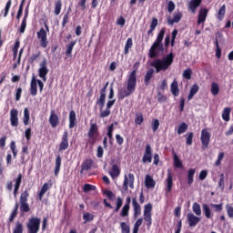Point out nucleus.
<instances>
[{"label": "nucleus", "instance_id": "f257e3e1", "mask_svg": "<svg viewBox=\"0 0 233 233\" xmlns=\"http://www.w3.org/2000/svg\"><path fill=\"white\" fill-rule=\"evenodd\" d=\"M134 68L135 69L128 76L126 89H121L118 91L117 97L120 100L132 96L134 92H136V86L137 85V68H139V62H136L134 64Z\"/></svg>", "mask_w": 233, "mask_h": 233}, {"label": "nucleus", "instance_id": "f03ea898", "mask_svg": "<svg viewBox=\"0 0 233 233\" xmlns=\"http://www.w3.org/2000/svg\"><path fill=\"white\" fill-rule=\"evenodd\" d=\"M106 88H108V82H106L103 88L100 89V96L96 100V106H99L100 110L99 117L101 118L108 117L111 114L110 108L116 105V99L108 100L106 103ZM106 103V109L103 110Z\"/></svg>", "mask_w": 233, "mask_h": 233}, {"label": "nucleus", "instance_id": "7ed1b4c3", "mask_svg": "<svg viewBox=\"0 0 233 233\" xmlns=\"http://www.w3.org/2000/svg\"><path fill=\"white\" fill-rule=\"evenodd\" d=\"M172 63H174V53L170 52L163 59L157 58L152 61L151 66L155 68L157 74H159V72H167L172 66Z\"/></svg>", "mask_w": 233, "mask_h": 233}, {"label": "nucleus", "instance_id": "20e7f679", "mask_svg": "<svg viewBox=\"0 0 233 233\" xmlns=\"http://www.w3.org/2000/svg\"><path fill=\"white\" fill-rule=\"evenodd\" d=\"M164 37H165V29H161L157 35L156 41L153 43V45L149 49L148 56L151 59L157 57V54H160V52H163L165 50V47L163 46Z\"/></svg>", "mask_w": 233, "mask_h": 233}, {"label": "nucleus", "instance_id": "39448f33", "mask_svg": "<svg viewBox=\"0 0 233 233\" xmlns=\"http://www.w3.org/2000/svg\"><path fill=\"white\" fill-rule=\"evenodd\" d=\"M45 28H40L36 33L37 39L40 41V46L42 48H46L48 46V35L46 32H50V28L46 24H45Z\"/></svg>", "mask_w": 233, "mask_h": 233}, {"label": "nucleus", "instance_id": "423d86ee", "mask_svg": "<svg viewBox=\"0 0 233 233\" xmlns=\"http://www.w3.org/2000/svg\"><path fill=\"white\" fill-rule=\"evenodd\" d=\"M27 233H38L41 228V218L33 217L26 224Z\"/></svg>", "mask_w": 233, "mask_h": 233}, {"label": "nucleus", "instance_id": "0eeeda50", "mask_svg": "<svg viewBox=\"0 0 233 233\" xmlns=\"http://www.w3.org/2000/svg\"><path fill=\"white\" fill-rule=\"evenodd\" d=\"M30 196V193H28V190H25L21 193L20 196V212L22 214H25L30 210V206L28 205V197Z\"/></svg>", "mask_w": 233, "mask_h": 233}, {"label": "nucleus", "instance_id": "6e6552de", "mask_svg": "<svg viewBox=\"0 0 233 233\" xmlns=\"http://www.w3.org/2000/svg\"><path fill=\"white\" fill-rule=\"evenodd\" d=\"M89 139H91V145H96L97 141V136H99V127L96 123H90V127L87 132Z\"/></svg>", "mask_w": 233, "mask_h": 233}, {"label": "nucleus", "instance_id": "1a4fd4ad", "mask_svg": "<svg viewBox=\"0 0 233 233\" xmlns=\"http://www.w3.org/2000/svg\"><path fill=\"white\" fill-rule=\"evenodd\" d=\"M144 220L147 228L152 227V204L148 203L144 206Z\"/></svg>", "mask_w": 233, "mask_h": 233}, {"label": "nucleus", "instance_id": "9d476101", "mask_svg": "<svg viewBox=\"0 0 233 233\" xmlns=\"http://www.w3.org/2000/svg\"><path fill=\"white\" fill-rule=\"evenodd\" d=\"M200 141L202 143V150H207L210 145V133L207 128L201 130Z\"/></svg>", "mask_w": 233, "mask_h": 233}, {"label": "nucleus", "instance_id": "9b49d317", "mask_svg": "<svg viewBox=\"0 0 233 233\" xmlns=\"http://www.w3.org/2000/svg\"><path fill=\"white\" fill-rule=\"evenodd\" d=\"M11 127H19V111L15 108L10 110Z\"/></svg>", "mask_w": 233, "mask_h": 233}, {"label": "nucleus", "instance_id": "f8f14e48", "mask_svg": "<svg viewBox=\"0 0 233 233\" xmlns=\"http://www.w3.org/2000/svg\"><path fill=\"white\" fill-rule=\"evenodd\" d=\"M68 147V131H64L61 137V142L59 144L58 151L63 152V150H66Z\"/></svg>", "mask_w": 233, "mask_h": 233}, {"label": "nucleus", "instance_id": "ddd939ff", "mask_svg": "<svg viewBox=\"0 0 233 233\" xmlns=\"http://www.w3.org/2000/svg\"><path fill=\"white\" fill-rule=\"evenodd\" d=\"M132 207L134 210L133 218L134 219H137L141 216V205L137 202V197L132 198Z\"/></svg>", "mask_w": 233, "mask_h": 233}, {"label": "nucleus", "instance_id": "4468645a", "mask_svg": "<svg viewBox=\"0 0 233 233\" xmlns=\"http://www.w3.org/2000/svg\"><path fill=\"white\" fill-rule=\"evenodd\" d=\"M208 15V9L201 8L198 12V17L197 20V25L202 24V28L205 26V21H207V16Z\"/></svg>", "mask_w": 233, "mask_h": 233}, {"label": "nucleus", "instance_id": "2eb2a0df", "mask_svg": "<svg viewBox=\"0 0 233 233\" xmlns=\"http://www.w3.org/2000/svg\"><path fill=\"white\" fill-rule=\"evenodd\" d=\"M142 163H152V147L150 144L146 146L144 156L142 157Z\"/></svg>", "mask_w": 233, "mask_h": 233}, {"label": "nucleus", "instance_id": "dca6fc26", "mask_svg": "<svg viewBox=\"0 0 233 233\" xmlns=\"http://www.w3.org/2000/svg\"><path fill=\"white\" fill-rule=\"evenodd\" d=\"M187 218L188 227H191V228L197 227L198 223L201 221V218L197 217L196 215H194V213H187Z\"/></svg>", "mask_w": 233, "mask_h": 233}, {"label": "nucleus", "instance_id": "f3484780", "mask_svg": "<svg viewBox=\"0 0 233 233\" xmlns=\"http://www.w3.org/2000/svg\"><path fill=\"white\" fill-rule=\"evenodd\" d=\"M167 189L166 192L170 194L172 192V187H174V177H172V171L170 169L167 170V177L166 179Z\"/></svg>", "mask_w": 233, "mask_h": 233}, {"label": "nucleus", "instance_id": "a211bd4d", "mask_svg": "<svg viewBox=\"0 0 233 233\" xmlns=\"http://www.w3.org/2000/svg\"><path fill=\"white\" fill-rule=\"evenodd\" d=\"M49 124L52 128H56L59 125V116L56 114V111L52 110L49 116Z\"/></svg>", "mask_w": 233, "mask_h": 233}, {"label": "nucleus", "instance_id": "6ab92c4d", "mask_svg": "<svg viewBox=\"0 0 233 233\" xmlns=\"http://www.w3.org/2000/svg\"><path fill=\"white\" fill-rule=\"evenodd\" d=\"M92 167H94V161L91 158H86L81 165L80 174H83L84 170H90Z\"/></svg>", "mask_w": 233, "mask_h": 233}, {"label": "nucleus", "instance_id": "aec40b11", "mask_svg": "<svg viewBox=\"0 0 233 233\" xmlns=\"http://www.w3.org/2000/svg\"><path fill=\"white\" fill-rule=\"evenodd\" d=\"M183 18V13L181 11H177L173 15V19L168 18L167 19V25H173L174 23H179L181 19Z\"/></svg>", "mask_w": 233, "mask_h": 233}, {"label": "nucleus", "instance_id": "412c9836", "mask_svg": "<svg viewBox=\"0 0 233 233\" xmlns=\"http://www.w3.org/2000/svg\"><path fill=\"white\" fill-rule=\"evenodd\" d=\"M29 92L31 96H37V79L35 76H32Z\"/></svg>", "mask_w": 233, "mask_h": 233}, {"label": "nucleus", "instance_id": "4be33fe9", "mask_svg": "<svg viewBox=\"0 0 233 233\" xmlns=\"http://www.w3.org/2000/svg\"><path fill=\"white\" fill-rule=\"evenodd\" d=\"M120 175L121 169L119 168V166H117V164H114L109 171V176L112 177V179H116V177Z\"/></svg>", "mask_w": 233, "mask_h": 233}, {"label": "nucleus", "instance_id": "5701e85b", "mask_svg": "<svg viewBox=\"0 0 233 233\" xmlns=\"http://www.w3.org/2000/svg\"><path fill=\"white\" fill-rule=\"evenodd\" d=\"M203 0H191L189 2L188 8L192 12V14H196V11L198 10V8H199Z\"/></svg>", "mask_w": 233, "mask_h": 233}, {"label": "nucleus", "instance_id": "b1692460", "mask_svg": "<svg viewBox=\"0 0 233 233\" xmlns=\"http://www.w3.org/2000/svg\"><path fill=\"white\" fill-rule=\"evenodd\" d=\"M146 188H154L156 187V180L150 175H147L145 177Z\"/></svg>", "mask_w": 233, "mask_h": 233}, {"label": "nucleus", "instance_id": "393cba45", "mask_svg": "<svg viewBox=\"0 0 233 233\" xmlns=\"http://www.w3.org/2000/svg\"><path fill=\"white\" fill-rule=\"evenodd\" d=\"M154 68H150L147 71L146 76H144V85L148 86L150 85V79L154 77Z\"/></svg>", "mask_w": 233, "mask_h": 233}, {"label": "nucleus", "instance_id": "a878e982", "mask_svg": "<svg viewBox=\"0 0 233 233\" xmlns=\"http://www.w3.org/2000/svg\"><path fill=\"white\" fill-rule=\"evenodd\" d=\"M199 92V86L198 84H194L189 91V94L187 95V101H191V99L194 98V96H196Z\"/></svg>", "mask_w": 233, "mask_h": 233}, {"label": "nucleus", "instance_id": "bb28decb", "mask_svg": "<svg viewBox=\"0 0 233 233\" xmlns=\"http://www.w3.org/2000/svg\"><path fill=\"white\" fill-rule=\"evenodd\" d=\"M170 92L175 97L179 96V86L177 85V80H174L170 85Z\"/></svg>", "mask_w": 233, "mask_h": 233}, {"label": "nucleus", "instance_id": "cd10ccee", "mask_svg": "<svg viewBox=\"0 0 233 233\" xmlns=\"http://www.w3.org/2000/svg\"><path fill=\"white\" fill-rule=\"evenodd\" d=\"M77 125V118L76 117V111L69 112V128H74Z\"/></svg>", "mask_w": 233, "mask_h": 233}, {"label": "nucleus", "instance_id": "c85d7f7f", "mask_svg": "<svg viewBox=\"0 0 233 233\" xmlns=\"http://www.w3.org/2000/svg\"><path fill=\"white\" fill-rule=\"evenodd\" d=\"M202 209H203V212H204L205 217L207 218V219H212V216H214V213L210 209V207H208V204H203L202 205Z\"/></svg>", "mask_w": 233, "mask_h": 233}, {"label": "nucleus", "instance_id": "c756f323", "mask_svg": "<svg viewBox=\"0 0 233 233\" xmlns=\"http://www.w3.org/2000/svg\"><path fill=\"white\" fill-rule=\"evenodd\" d=\"M76 43H77V41H71L66 46V57H72V51L74 50V46H76Z\"/></svg>", "mask_w": 233, "mask_h": 233}, {"label": "nucleus", "instance_id": "7c9ffc66", "mask_svg": "<svg viewBox=\"0 0 233 233\" xmlns=\"http://www.w3.org/2000/svg\"><path fill=\"white\" fill-rule=\"evenodd\" d=\"M61 155H58L56 158V162H55V176H59V172L61 170Z\"/></svg>", "mask_w": 233, "mask_h": 233}, {"label": "nucleus", "instance_id": "2f4dec72", "mask_svg": "<svg viewBox=\"0 0 233 233\" xmlns=\"http://www.w3.org/2000/svg\"><path fill=\"white\" fill-rule=\"evenodd\" d=\"M225 14H227V5H223L217 14V19L218 21L225 19Z\"/></svg>", "mask_w": 233, "mask_h": 233}, {"label": "nucleus", "instance_id": "473e14b6", "mask_svg": "<svg viewBox=\"0 0 233 233\" xmlns=\"http://www.w3.org/2000/svg\"><path fill=\"white\" fill-rule=\"evenodd\" d=\"M196 175V168H190L187 171V185H192L194 183V176Z\"/></svg>", "mask_w": 233, "mask_h": 233}, {"label": "nucleus", "instance_id": "72a5a7b5", "mask_svg": "<svg viewBox=\"0 0 233 233\" xmlns=\"http://www.w3.org/2000/svg\"><path fill=\"white\" fill-rule=\"evenodd\" d=\"M230 112L232 109L230 107H225L222 113V119L226 122L230 121Z\"/></svg>", "mask_w": 233, "mask_h": 233}, {"label": "nucleus", "instance_id": "f704fd0d", "mask_svg": "<svg viewBox=\"0 0 233 233\" xmlns=\"http://www.w3.org/2000/svg\"><path fill=\"white\" fill-rule=\"evenodd\" d=\"M48 75V67H40L38 69V76L43 79V81H46V76Z\"/></svg>", "mask_w": 233, "mask_h": 233}, {"label": "nucleus", "instance_id": "c9c22d12", "mask_svg": "<svg viewBox=\"0 0 233 233\" xmlns=\"http://www.w3.org/2000/svg\"><path fill=\"white\" fill-rule=\"evenodd\" d=\"M23 123H24L25 127H26L28 125V123H30V111L28 110V107H25L24 109Z\"/></svg>", "mask_w": 233, "mask_h": 233}, {"label": "nucleus", "instance_id": "e433bc0d", "mask_svg": "<svg viewBox=\"0 0 233 233\" xmlns=\"http://www.w3.org/2000/svg\"><path fill=\"white\" fill-rule=\"evenodd\" d=\"M61 8H63V1L56 0L55 2V15H59V14H61Z\"/></svg>", "mask_w": 233, "mask_h": 233}, {"label": "nucleus", "instance_id": "4c0bfd02", "mask_svg": "<svg viewBox=\"0 0 233 233\" xmlns=\"http://www.w3.org/2000/svg\"><path fill=\"white\" fill-rule=\"evenodd\" d=\"M25 228L23 227V223L20 221H16L15 224V228H13V233H23Z\"/></svg>", "mask_w": 233, "mask_h": 233}, {"label": "nucleus", "instance_id": "58836bf2", "mask_svg": "<svg viewBox=\"0 0 233 233\" xmlns=\"http://www.w3.org/2000/svg\"><path fill=\"white\" fill-rule=\"evenodd\" d=\"M145 121V117L143 116V113L138 112L135 115V123L136 125H143V122Z\"/></svg>", "mask_w": 233, "mask_h": 233}, {"label": "nucleus", "instance_id": "ea45409f", "mask_svg": "<svg viewBox=\"0 0 233 233\" xmlns=\"http://www.w3.org/2000/svg\"><path fill=\"white\" fill-rule=\"evenodd\" d=\"M19 210V203H15L13 212L11 213L9 217V223H12L14 219L17 217V211Z\"/></svg>", "mask_w": 233, "mask_h": 233}, {"label": "nucleus", "instance_id": "a19ab883", "mask_svg": "<svg viewBox=\"0 0 233 233\" xmlns=\"http://www.w3.org/2000/svg\"><path fill=\"white\" fill-rule=\"evenodd\" d=\"M187 130H188V125H187V123L185 122H182L177 127L178 136H181V134H185Z\"/></svg>", "mask_w": 233, "mask_h": 233}, {"label": "nucleus", "instance_id": "79ce46f5", "mask_svg": "<svg viewBox=\"0 0 233 233\" xmlns=\"http://www.w3.org/2000/svg\"><path fill=\"white\" fill-rule=\"evenodd\" d=\"M173 159H174V166L176 167V168H183V162H181V159H179V157H177V154L174 153Z\"/></svg>", "mask_w": 233, "mask_h": 233}, {"label": "nucleus", "instance_id": "37998d69", "mask_svg": "<svg viewBox=\"0 0 233 233\" xmlns=\"http://www.w3.org/2000/svg\"><path fill=\"white\" fill-rule=\"evenodd\" d=\"M192 210L196 216H201V206L198 202H194L192 206Z\"/></svg>", "mask_w": 233, "mask_h": 233}, {"label": "nucleus", "instance_id": "c03bdc74", "mask_svg": "<svg viewBox=\"0 0 233 233\" xmlns=\"http://www.w3.org/2000/svg\"><path fill=\"white\" fill-rule=\"evenodd\" d=\"M143 225V218H138L133 228V233H138L139 232V227Z\"/></svg>", "mask_w": 233, "mask_h": 233}, {"label": "nucleus", "instance_id": "a18cd8bd", "mask_svg": "<svg viewBox=\"0 0 233 233\" xmlns=\"http://www.w3.org/2000/svg\"><path fill=\"white\" fill-rule=\"evenodd\" d=\"M130 212V206L128 205H124L120 211V216L121 218H127L128 214Z\"/></svg>", "mask_w": 233, "mask_h": 233}, {"label": "nucleus", "instance_id": "49530a36", "mask_svg": "<svg viewBox=\"0 0 233 233\" xmlns=\"http://www.w3.org/2000/svg\"><path fill=\"white\" fill-rule=\"evenodd\" d=\"M133 45L134 43L132 42V38H127L124 48V54H128V51L130 50V48H132Z\"/></svg>", "mask_w": 233, "mask_h": 233}, {"label": "nucleus", "instance_id": "de8ad7c7", "mask_svg": "<svg viewBox=\"0 0 233 233\" xmlns=\"http://www.w3.org/2000/svg\"><path fill=\"white\" fill-rule=\"evenodd\" d=\"M211 94H213V96H218V94H219V85L216 82L211 84Z\"/></svg>", "mask_w": 233, "mask_h": 233}, {"label": "nucleus", "instance_id": "09e8293b", "mask_svg": "<svg viewBox=\"0 0 233 233\" xmlns=\"http://www.w3.org/2000/svg\"><path fill=\"white\" fill-rule=\"evenodd\" d=\"M182 76L184 77V79H187V81H189V79H192V69L190 68H187L184 70Z\"/></svg>", "mask_w": 233, "mask_h": 233}, {"label": "nucleus", "instance_id": "8fccbe9b", "mask_svg": "<svg viewBox=\"0 0 233 233\" xmlns=\"http://www.w3.org/2000/svg\"><path fill=\"white\" fill-rule=\"evenodd\" d=\"M104 196H106V198L108 199H110L111 201L114 200V198H116V194H114V192H112V190L109 189H106L102 191Z\"/></svg>", "mask_w": 233, "mask_h": 233}, {"label": "nucleus", "instance_id": "3c124183", "mask_svg": "<svg viewBox=\"0 0 233 233\" xmlns=\"http://www.w3.org/2000/svg\"><path fill=\"white\" fill-rule=\"evenodd\" d=\"M121 233H130V226L126 222L120 223Z\"/></svg>", "mask_w": 233, "mask_h": 233}, {"label": "nucleus", "instance_id": "603ef678", "mask_svg": "<svg viewBox=\"0 0 233 233\" xmlns=\"http://www.w3.org/2000/svg\"><path fill=\"white\" fill-rule=\"evenodd\" d=\"M121 207H123V198H121V197H117L116 202V208L114 211L119 212V210L121 209Z\"/></svg>", "mask_w": 233, "mask_h": 233}, {"label": "nucleus", "instance_id": "864d4df0", "mask_svg": "<svg viewBox=\"0 0 233 233\" xmlns=\"http://www.w3.org/2000/svg\"><path fill=\"white\" fill-rule=\"evenodd\" d=\"M39 57H41V51H37L35 54H32V56L29 58V62L32 63H35V61H37V59H39Z\"/></svg>", "mask_w": 233, "mask_h": 233}, {"label": "nucleus", "instance_id": "5fc2aeb1", "mask_svg": "<svg viewBox=\"0 0 233 233\" xmlns=\"http://www.w3.org/2000/svg\"><path fill=\"white\" fill-rule=\"evenodd\" d=\"M15 187L21 188V183H23V174H19L16 178L14 179Z\"/></svg>", "mask_w": 233, "mask_h": 233}, {"label": "nucleus", "instance_id": "6e6d98bb", "mask_svg": "<svg viewBox=\"0 0 233 233\" xmlns=\"http://www.w3.org/2000/svg\"><path fill=\"white\" fill-rule=\"evenodd\" d=\"M211 208H214L215 212H223V204H210Z\"/></svg>", "mask_w": 233, "mask_h": 233}, {"label": "nucleus", "instance_id": "4d7b16f0", "mask_svg": "<svg viewBox=\"0 0 233 233\" xmlns=\"http://www.w3.org/2000/svg\"><path fill=\"white\" fill-rule=\"evenodd\" d=\"M11 6H12V0H8L4 9V17H6L8 15Z\"/></svg>", "mask_w": 233, "mask_h": 233}, {"label": "nucleus", "instance_id": "13d9d810", "mask_svg": "<svg viewBox=\"0 0 233 233\" xmlns=\"http://www.w3.org/2000/svg\"><path fill=\"white\" fill-rule=\"evenodd\" d=\"M96 186L92 184H85L83 187L84 192H92V190H96Z\"/></svg>", "mask_w": 233, "mask_h": 233}, {"label": "nucleus", "instance_id": "bf43d9fd", "mask_svg": "<svg viewBox=\"0 0 233 233\" xmlns=\"http://www.w3.org/2000/svg\"><path fill=\"white\" fill-rule=\"evenodd\" d=\"M224 158H225V153L220 152L218 156L217 161L215 162V167H219L221 165V161H223Z\"/></svg>", "mask_w": 233, "mask_h": 233}, {"label": "nucleus", "instance_id": "052dcab7", "mask_svg": "<svg viewBox=\"0 0 233 233\" xmlns=\"http://www.w3.org/2000/svg\"><path fill=\"white\" fill-rule=\"evenodd\" d=\"M226 210H227V214H228V218L230 219H233V207L229 204H227Z\"/></svg>", "mask_w": 233, "mask_h": 233}, {"label": "nucleus", "instance_id": "680f3d73", "mask_svg": "<svg viewBox=\"0 0 233 233\" xmlns=\"http://www.w3.org/2000/svg\"><path fill=\"white\" fill-rule=\"evenodd\" d=\"M151 127L153 132H157V129L159 128V120L157 118L153 119Z\"/></svg>", "mask_w": 233, "mask_h": 233}, {"label": "nucleus", "instance_id": "e2e57ef3", "mask_svg": "<svg viewBox=\"0 0 233 233\" xmlns=\"http://www.w3.org/2000/svg\"><path fill=\"white\" fill-rule=\"evenodd\" d=\"M187 139H186V145H188V147H190V145H192V139H194V133L189 132L187 134Z\"/></svg>", "mask_w": 233, "mask_h": 233}, {"label": "nucleus", "instance_id": "0e129e2a", "mask_svg": "<svg viewBox=\"0 0 233 233\" xmlns=\"http://www.w3.org/2000/svg\"><path fill=\"white\" fill-rule=\"evenodd\" d=\"M25 137L26 141H30V139H32V127H28L25 129Z\"/></svg>", "mask_w": 233, "mask_h": 233}, {"label": "nucleus", "instance_id": "69168bd1", "mask_svg": "<svg viewBox=\"0 0 233 233\" xmlns=\"http://www.w3.org/2000/svg\"><path fill=\"white\" fill-rule=\"evenodd\" d=\"M83 219L86 221V223L88 221H94V215L90 213H85L83 215Z\"/></svg>", "mask_w": 233, "mask_h": 233}, {"label": "nucleus", "instance_id": "338daca9", "mask_svg": "<svg viewBox=\"0 0 233 233\" xmlns=\"http://www.w3.org/2000/svg\"><path fill=\"white\" fill-rule=\"evenodd\" d=\"M26 21L27 20L25 18L22 19V23L19 29L20 34H25V31L26 30Z\"/></svg>", "mask_w": 233, "mask_h": 233}, {"label": "nucleus", "instance_id": "774afa93", "mask_svg": "<svg viewBox=\"0 0 233 233\" xmlns=\"http://www.w3.org/2000/svg\"><path fill=\"white\" fill-rule=\"evenodd\" d=\"M127 179H128V185H129L130 188H134V179H135L134 174L129 173Z\"/></svg>", "mask_w": 233, "mask_h": 233}]
</instances>
